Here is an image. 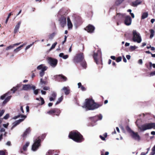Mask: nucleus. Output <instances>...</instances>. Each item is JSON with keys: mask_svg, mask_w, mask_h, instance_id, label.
Returning a JSON list of instances; mask_svg holds the SVG:
<instances>
[{"mask_svg": "<svg viewBox=\"0 0 155 155\" xmlns=\"http://www.w3.org/2000/svg\"><path fill=\"white\" fill-rule=\"evenodd\" d=\"M102 103H97L95 102L92 98H87L85 100L84 107L89 110H93L101 106Z\"/></svg>", "mask_w": 155, "mask_h": 155, "instance_id": "1", "label": "nucleus"}, {"mask_svg": "<svg viewBox=\"0 0 155 155\" xmlns=\"http://www.w3.org/2000/svg\"><path fill=\"white\" fill-rule=\"evenodd\" d=\"M68 137L70 139L77 143H81L84 140L83 136L77 130L70 132Z\"/></svg>", "mask_w": 155, "mask_h": 155, "instance_id": "2", "label": "nucleus"}, {"mask_svg": "<svg viewBox=\"0 0 155 155\" xmlns=\"http://www.w3.org/2000/svg\"><path fill=\"white\" fill-rule=\"evenodd\" d=\"M138 127L141 131H144L152 128L155 129V123H147L142 125L140 127Z\"/></svg>", "mask_w": 155, "mask_h": 155, "instance_id": "3", "label": "nucleus"}, {"mask_svg": "<svg viewBox=\"0 0 155 155\" xmlns=\"http://www.w3.org/2000/svg\"><path fill=\"white\" fill-rule=\"evenodd\" d=\"M133 41L134 42L140 43L141 41V38L140 34L136 30H133L132 31Z\"/></svg>", "mask_w": 155, "mask_h": 155, "instance_id": "4", "label": "nucleus"}, {"mask_svg": "<svg viewBox=\"0 0 155 155\" xmlns=\"http://www.w3.org/2000/svg\"><path fill=\"white\" fill-rule=\"evenodd\" d=\"M21 117L22 118H23L22 119H20L18 120H16L15 122L13 123V126L12 127V128L16 126L17 125L19 124L21 122L23 121L24 119L26 117V115H24L23 114H19L17 116H15L13 117V119H16L19 117Z\"/></svg>", "mask_w": 155, "mask_h": 155, "instance_id": "5", "label": "nucleus"}, {"mask_svg": "<svg viewBox=\"0 0 155 155\" xmlns=\"http://www.w3.org/2000/svg\"><path fill=\"white\" fill-rule=\"evenodd\" d=\"M84 58V55L83 53H80L77 54L74 57L73 62L75 64L78 63L82 61Z\"/></svg>", "mask_w": 155, "mask_h": 155, "instance_id": "6", "label": "nucleus"}, {"mask_svg": "<svg viewBox=\"0 0 155 155\" xmlns=\"http://www.w3.org/2000/svg\"><path fill=\"white\" fill-rule=\"evenodd\" d=\"M61 113L59 109L57 108H52L48 111L47 113L52 116L57 115L59 116Z\"/></svg>", "mask_w": 155, "mask_h": 155, "instance_id": "7", "label": "nucleus"}, {"mask_svg": "<svg viewBox=\"0 0 155 155\" xmlns=\"http://www.w3.org/2000/svg\"><path fill=\"white\" fill-rule=\"evenodd\" d=\"M41 140L38 138L34 141V142L32 145V150L33 151H35L38 149L39 147L41 145Z\"/></svg>", "mask_w": 155, "mask_h": 155, "instance_id": "8", "label": "nucleus"}, {"mask_svg": "<svg viewBox=\"0 0 155 155\" xmlns=\"http://www.w3.org/2000/svg\"><path fill=\"white\" fill-rule=\"evenodd\" d=\"M47 60L48 63L53 68L55 67L58 63V60L57 59L51 57L48 58Z\"/></svg>", "mask_w": 155, "mask_h": 155, "instance_id": "9", "label": "nucleus"}, {"mask_svg": "<svg viewBox=\"0 0 155 155\" xmlns=\"http://www.w3.org/2000/svg\"><path fill=\"white\" fill-rule=\"evenodd\" d=\"M10 93V92H8L4 94L1 96L0 99L1 100H3L5 99V100L2 103L3 105H4L6 104V103L8 102L11 99V96H9L5 98L7 96L8 94H9Z\"/></svg>", "mask_w": 155, "mask_h": 155, "instance_id": "10", "label": "nucleus"}, {"mask_svg": "<svg viewBox=\"0 0 155 155\" xmlns=\"http://www.w3.org/2000/svg\"><path fill=\"white\" fill-rule=\"evenodd\" d=\"M93 56L95 62L97 64H98L100 63L102 60L101 57L98 55L97 53H94Z\"/></svg>", "mask_w": 155, "mask_h": 155, "instance_id": "11", "label": "nucleus"}, {"mask_svg": "<svg viewBox=\"0 0 155 155\" xmlns=\"http://www.w3.org/2000/svg\"><path fill=\"white\" fill-rule=\"evenodd\" d=\"M102 118V116L101 114L95 116L93 117H91L89 119L92 122L95 123L99 120H101Z\"/></svg>", "mask_w": 155, "mask_h": 155, "instance_id": "12", "label": "nucleus"}, {"mask_svg": "<svg viewBox=\"0 0 155 155\" xmlns=\"http://www.w3.org/2000/svg\"><path fill=\"white\" fill-rule=\"evenodd\" d=\"M124 16V14H121L120 13H117L116 16H114L113 18L118 21H121L123 18Z\"/></svg>", "mask_w": 155, "mask_h": 155, "instance_id": "13", "label": "nucleus"}, {"mask_svg": "<svg viewBox=\"0 0 155 155\" xmlns=\"http://www.w3.org/2000/svg\"><path fill=\"white\" fill-rule=\"evenodd\" d=\"M95 28V27L93 25L89 24L84 28V30L89 33H92L94 32Z\"/></svg>", "mask_w": 155, "mask_h": 155, "instance_id": "14", "label": "nucleus"}, {"mask_svg": "<svg viewBox=\"0 0 155 155\" xmlns=\"http://www.w3.org/2000/svg\"><path fill=\"white\" fill-rule=\"evenodd\" d=\"M67 80V78L62 74H59L57 75L56 78V80L58 81H65Z\"/></svg>", "mask_w": 155, "mask_h": 155, "instance_id": "15", "label": "nucleus"}, {"mask_svg": "<svg viewBox=\"0 0 155 155\" xmlns=\"http://www.w3.org/2000/svg\"><path fill=\"white\" fill-rule=\"evenodd\" d=\"M130 135L135 140L139 141L141 139L140 137L137 132H135L134 131Z\"/></svg>", "mask_w": 155, "mask_h": 155, "instance_id": "16", "label": "nucleus"}, {"mask_svg": "<svg viewBox=\"0 0 155 155\" xmlns=\"http://www.w3.org/2000/svg\"><path fill=\"white\" fill-rule=\"evenodd\" d=\"M35 88L36 87L34 85L31 86V85L29 84H25L23 85L22 90L25 91H27L31 89L35 90Z\"/></svg>", "mask_w": 155, "mask_h": 155, "instance_id": "17", "label": "nucleus"}, {"mask_svg": "<svg viewBox=\"0 0 155 155\" xmlns=\"http://www.w3.org/2000/svg\"><path fill=\"white\" fill-rule=\"evenodd\" d=\"M61 27H64L66 24V18L62 16L59 19Z\"/></svg>", "mask_w": 155, "mask_h": 155, "instance_id": "18", "label": "nucleus"}, {"mask_svg": "<svg viewBox=\"0 0 155 155\" xmlns=\"http://www.w3.org/2000/svg\"><path fill=\"white\" fill-rule=\"evenodd\" d=\"M132 19L129 15L126 16L125 17L124 23L125 25L127 26L130 25L131 24Z\"/></svg>", "mask_w": 155, "mask_h": 155, "instance_id": "19", "label": "nucleus"}, {"mask_svg": "<svg viewBox=\"0 0 155 155\" xmlns=\"http://www.w3.org/2000/svg\"><path fill=\"white\" fill-rule=\"evenodd\" d=\"M62 90L64 91L65 94L66 95L69 94L70 92L69 87L68 86L64 87Z\"/></svg>", "mask_w": 155, "mask_h": 155, "instance_id": "20", "label": "nucleus"}, {"mask_svg": "<svg viewBox=\"0 0 155 155\" xmlns=\"http://www.w3.org/2000/svg\"><path fill=\"white\" fill-rule=\"evenodd\" d=\"M141 2L140 0H136L134 2H133L130 3V5L133 7H136L137 5L140 4Z\"/></svg>", "mask_w": 155, "mask_h": 155, "instance_id": "21", "label": "nucleus"}, {"mask_svg": "<svg viewBox=\"0 0 155 155\" xmlns=\"http://www.w3.org/2000/svg\"><path fill=\"white\" fill-rule=\"evenodd\" d=\"M31 131V128L30 127H28L27 128L25 131L24 132L23 134H22V137H26V136Z\"/></svg>", "mask_w": 155, "mask_h": 155, "instance_id": "22", "label": "nucleus"}, {"mask_svg": "<svg viewBox=\"0 0 155 155\" xmlns=\"http://www.w3.org/2000/svg\"><path fill=\"white\" fill-rule=\"evenodd\" d=\"M21 23V21H19L17 25H16L15 28L14 30V33L15 34L18 31L20 25Z\"/></svg>", "mask_w": 155, "mask_h": 155, "instance_id": "23", "label": "nucleus"}, {"mask_svg": "<svg viewBox=\"0 0 155 155\" xmlns=\"http://www.w3.org/2000/svg\"><path fill=\"white\" fill-rule=\"evenodd\" d=\"M21 86L20 84H17V85L15 87H13L11 90V91H13V93H15L16 91L19 89V88Z\"/></svg>", "mask_w": 155, "mask_h": 155, "instance_id": "24", "label": "nucleus"}, {"mask_svg": "<svg viewBox=\"0 0 155 155\" xmlns=\"http://www.w3.org/2000/svg\"><path fill=\"white\" fill-rule=\"evenodd\" d=\"M68 26L69 29L73 27L72 24L70 20V18L68 17L67 18Z\"/></svg>", "mask_w": 155, "mask_h": 155, "instance_id": "25", "label": "nucleus"}, {"mask_svg": "<svg viewBox=\"0 0 155 155\" xmlns=\"http://www.w3.org/2000/svg\"><path fill=\"white\" fill-rule=\"evenodd\" d=\"M81 64L82 67L84 68L85 69L87 67V64L85 59H84L81 62Z\"/></svg>", "mask_w": 155, "mask_h": 155, "instance_id": "26", "label": "nucleus"}, {"mask_svg": "<svg viewBox=\"0 0 155 155\" xmlns=\"http://www.w3.org/2000/svg\"><path fill=\"white\" fill-rule=\"evenodd\" d=\"M124 0H116L115 5L116 6H118L120 5Z\"/></svg>", "mask_w": 155, "mask_h": 155, "instance_id": "27", "label": "nucleus"}, {"mask_svg": "<svg viewBox=\"0 0 155 155\" xmlns=\"http://www.w3.org/2000/svg\"><path fill=\"white\" fill-rule=\"evenodd\" d=\"M148 15V12H145L143 13L141 16V19H143L147 18Z\"/></svg>", "mask_w": 155, "mask_h": 155, "instance_id": "28", "label": "nucleus"}, {"mask_svg": "<svg viewBox=\"0 0 155 155\" xmlns=\"http://www.w3.org/2000/svg\"><path fill=\"white\" fill-rule=\"evenodd\" d=\"M29 142H27L23 146V150L24 151H26L27 150V148L29 146Z\"/></svg>", "mask_w": 155, "mask_h": 155, "instance_id": "29", "label": "nucleus"}, {"mask_svg": "<svg viewBox=\"0 0 155 155\" xmlns=\"http://www.w3.org/2000/svg\"><path fill=\"white\" fill-rule=\"evenodd\" d=\"M63 96H61V97L59 98L58 100L55 103V105H57L58 104H59L63 100Z\"/></svg>", "mask_w": 155, "mask_h": 155, "instance_id": "30", "label": "nucleus"}, {"mask_svg": "<svg viewBox=\"0 0 155 155\" xmlns=\"http://www.w3.org/2000/svg\"><path fill=\"white\" fill-rule=\"evenodd\" d=\"M152 152L149 155H154L155 154V145L152 149Z\"/></svg>", "mask_w": 155, "mask_h": 155, "instance_id": "31", "label": "nucleus"}, {"mask_svg": "<svg viewBox=\"0 0 155 155\" xmlns=\"http://www.w3.org/2000/svg\"><path fill=\"white\" fill-rule=\"evenodd\" d=\"M126 130L130 134L132 133V132H134V131L132 130L128 126H127L126 127Z\"/></svg>", "mask_w": 155, "mask_h": 155, "instance_id": "32", "label": "nucleus"}, {"mask_svg": "<svg viewBox=\"0 0 155 155\" xmlns=\"http://www.w3.org/2000/svg\"><path fill=\"white\" fill-rule=\"evenodd\" d=\"M23 45H22L19 46L18 48H17L16 49H15L14 50V51L15 53H16L18 51L20 50L21 48L23 47Z\"/></svg>", "mask_w": 155, "mask_h": 155, "instance_id": "33", "label": "nucleus"}, {"mask_svg": "<svg viewBox=\"0 0 155 155\" xmlns=\"http://www.w3.org/2000/svg\"><path fill=\"white\" fill-rule=\"evenodd\" d=\"M40 83L42 84L45 85L47 83V81L46 80L44 81L42 78L40 80Z\"/></svg>", "mask_w": 155, "mask_h": 155, "instance_id": "34", "label": "nucleus"}, {"mask_svg": "<svg viewBox=\"0 0 155 155\" xmlns=\"http://www.w3.org/2000/svg\"><path fill=\"white\" fill-rule=\"evenodd\" d=\"M150 38H152L154 36V31L153 29H150Z\"/></svg>", "mask_w": 155, "mask_h": 155, "instance_id": "35", "label": "nucleus"}, {"mask_svg": "<svg viewBox=\"0 0 155 155\" xmlns=\"http://www.w3.org/2000/svg\"><path fill=\"white\" fill-rule=\"evenodd\" d=\"M57 42H55V43H54L52 45L51 47V48H50V49H49V51H51V50L54 49L56 45H57Z\"/></svg>", "mask_w": 155, "mask_h": 155, "instance_id": "36", "label": "nucleus"}, {"mask_svg": "<svg viewBox=\"0 0 155 155\" xmlns=\"http://www.w3.org/2000/svg\"><path fill=\"white\" fill-rule=\"evenodd\" d=\"M54 151L49 150L46 153V155H52L54 153Z\"/></svg>", "mask_w": 155, "mask_h": 155, "instance_id": "37", "label": "nucleus"}, {"mask_svg": "<svg viewBox=\"0 0 155 155\" xmlns=\"http://www.w3.org/2000/svg\"><path fill=\"white\" fill-rule=\"evenodd\" d=\"M40 99L41 101L40 105H42L45 104V102L44 99L41 97H40Z\"/></svg>", "mask_w": 155, "mask_h": 155, "instance_id": "38", "label": "nucleus"}, {"mask_svg": "<svg viewBox=\"0 0 155 155\" xmlns=\"http://www.w3.org/2000/svg\"><path fill=\"white\" fill-rule=\"evenodd\" d=\"M137 48V47H136L135 46H131L130 47V49L131 50V51H134Z\"/></svg>", "mask_w": 155, "mask_h": 155, "instance_id": "39", "label": "nucleus"}, {"mask_svg": "<svg viewBox=\"0 0 155 155\" xmlns=\"http://www.w3.org/2000/svg\"><path fill=\"white\" fill-rule=\"evenodd\" d=\"M46 136V134H42L41 136H39L38 138H40V139H41L42 140H43L45 138V137Z\"/></svg>", "mask_w": 155, "mask_h": 155, "instance_id": "40", "label": "nucleus"}, {"mask_svg": "<svg viewBox=\"0 0 155 155\" xmlns=\"http://www.w3.org/2000/svg\"><path fill=\"white\" fill-rule=\"evenodd\" d=\"M55 35V33L54 32L52 34H50L49 36V38L50 39H52L53 38Z\"/></svg>", "mask_w": 155, "mask_h": 155, "instance_id": "41", "label": "nucleus"}, {"mask_svg": "<svg viewBox=\"0 0 155 155\" xmlns=\"http://www.w3.org/2000/svg\"><path fill=\"white\" fill-rule=\"evenodd\" d=\"M14 47V46L13 45H11L7 47L6 49V50H8L9 49H12Z\"/></svg>", "mask_w": 155, "mask_h": 155, "instance_id": "42", "label": "nucleus"}, {"mask_svg": "<svg viewBox=\"0 0 155 155\" xmlns=\"http://www.w3.org/2000/svg\"><path fill=\"white\" fill-rule=\"evenodd\" d=\"M122 60V58L120 56H119L117 58V59H116V61L117 62H118Z\"/></svg>", "mask_w": 155, "mask_h": 155, "instance_id": "43", "label": "nucleus"}, {"mask_svg": "<svg viewBox=\"0 0 155 155\" xmlns=\"http://www.w3.org/2000/svg\"><path fill=\"white\" fill-rule=\"evenodd\" d=\"M51 96L52 97L55 99L57 96V94L56 93L53 92L51 94Z\"/></svg>", "mask_w": 155, "mask_h": 155, "instance_id": "44", "label": "nucleus"}, {"mask_svg": "<svg viewBox=\"0 0 155 155\" xmlns=\"http://www.w3.org/2000/svg\"><path fill=\"white\" fill-rule=\"evenodd\" d=\"M5 111V110H0V117L3 115Z\"/></svg>", "mask_w": 155, "mask_h": 155, "instance_id": "45", "label": "nucleus"}, {"mask_svg": "<svg viewBox=\"0 0 155 155\" xmlns=\"http://www.w3.org/2000/svg\"><path fill=\"white\" fill-rule=\"evenodd\" d=\"M9 117V115L8 114H7L4 117L3 119L6 120Z\"/></svg>", "mask_w": 155, "mask_h": 155, "instance_id": "46", "label": "nucleus"}, {"mask_svg": "<svg viewBox=\"0 0 155 155\" xmlns=\"http://www.w3.org/2000/svg\"><path fill=\"white\" fill-rule=\"evenodd\" d=\"M43 67V64H41L38 66L37 69L38 70L42 69V67Z\"/></svg>", "mask_w": 155, "mask_h": 155, "instance_id": "47", "label": "nucleus"}, {"mask_svg": "<svg viewBox=\"0 0 155 155\" xmlns=\"http://www.w3.org/2000/svg\"><path fill=\"white\" fill-rule=\"evenodd\" d=\"M34 90V93L36 95H37L38 94V93L39 89H36V90L35 89Z\"/></svg>", "mask_w": 155, "mask_h": 155, "instance_id": "48", "label": "nucleus"}, {"mask_svg": "<svg viewBox=\"0 0 155 155\" xmlns=\"http://www.w3.org/2000/svg\"><path fill=\"white\" fill-rule=\"evenodd\" d=\"M150 76L155 75V71L151 72L150 74Z\"/></svg>", "mask_w": 155, "mask_h": 155, "instance_id": "49", "label": "nucleus"}, {"mask_svg": "<svg viewBox=\"0 0 155 155\" xmlns=\"http://www.w3.org/2000/svg\"><path fill=\"white\" fill-rule=\"evenodd\" d=\"M45 74V72H44L42 71L40 73V75L41 77H42Z\"/></svg>", "mask_w": 155, "mask_h": 155, "instance_id": "50", "label": "nucleus"}, {"mask_svg": "<svg viewBox=\"0 0 155 155\" xmlns=\"http://www.w3.org/2000/svg\"><path fill=\"white\" fill-rule=\"evenodd\" d=\"M80 88H81V90L83 91H85L86 89V88L84 87L83 85Z\"/></svg>", "mask_w": 155, "mask_h": 155, "instance_id": "51", "label": "nucleus"}, {"mask_svg": "<svg viewBox=\"0 0 155 155\" xmlns=\"http://www.w3.org/2000/svg\"><path fill=\"white\" fill-rule=\"evenodd\" d=\"M47 69V67L46 66L43 67L41 71L45 72Z\"/></svg>", "mask_w": 155, "mask_h": 155, "instance_id": "52", "label": "nucleus"}, {"mask_svg": "<svg viewBox=\"0 0 155 155\" xmlns=\"http://www.w3.org/2000/svg\"><path fill=\"white\" fill-rule=\"evenodd\" d=\"M0 155H5V152L3 150H0Z\"/></svg>", "mask_w": 155, "mask_h": 155, "instance_id": "53", "label": "nucleus"}, {"mask_svg": "<svg viewBox=\"0 0 155 155\" xmlns=\"http://www.w3.org/2000/svg\"><path fill=\"white\" fill-rule=\"evenodd\" d=\"M149 64L150 65V67H151L152 66L154 68H155V64H152L151 62H150L149 63Z\"/></svg>", "mask_w": 155, "mask_h": 155, "instance_id": "54", "label": "nucleus"}, {"mask_svg": "<svg viewBox=\"0 0 155 155\" xmlns=\"http://www.w3.org/2000/svg\"><path fill=\"white\" fill-rule=\"evenodd\" d=\"M43 89L44 90H48L50 89V87H49L45 86L43 87Z\"/></svg>", "mask_w": 155, "mask_h": 155, "instance_id": "55", "label": "nucleus"}, {"mask_svg": "<svg viewBox=\"0 0 155 155\" xmlns=\"http://www.w3.org/2000/svg\"><path fill=\"white\" fill-rule=\"evenodd\" d=\"M0 132H5V129L4 128H2L0 129Z\"/></svg>", "mask_w": 155, "mask_h": 155, "instance_id": "56", "label": "nucleus"}, {"mask_svg": "<svg viewBox=\"0 0 155 155\" xmlns=\"http://www.w3.org/2000/svg\"><path fill=\"white\" fill-rule=\"evenodd\" d=\"M20 110L22 112V114H23L24 113V110L23 109V106H21L20 107Z\"/></svg>", "mask_w": 155, "mask_h": 155, "instance_id": "57", "label": "nucleus"}, {"mask_svg": "<svg viewBox=\"0 0 155 155\" xmlns=\"http://www.w3.org/2000/svg\"><path fill=\"white\" fill-rule=\"evenodd\" d=\"M99 137H100V138L103 140H105V138L104 137H103L102 136H101V135H100Z\"/></svg>", "mask_w": 155, "mask_h": 155, "instance_id": "58", "label": "nucleus"}, {"mask_svg": "<svg viewBox=\"0 0 155 155\" xmlns=\"http://www.w3.org/2000/svg\"><path fill=\"white\" fill-rule=\"evenodd\" d=\"M138 63L139 64H142V63H143V62H142V60L141 59H139L138 60Z\"/></svg>", "mask_w": 155, "mask_h": 155, "instance_id": "59", "label": "nucleus"}, {"mask_svg": "<svg viewBox=\"0 0 155 155\" xmlns=\"http://www.w3.org/2000/svg\"><path fill=\"white\" fill-rule=\"evenodd\" d=\"M68 57V55H64L63 58L64 59H66Z\"/></svg>", "mask_w": 155, "mask_h": 155, "instance_id": "60", "label": "nucleus"}, {"mask_svg": "<svg viewBox=\"0 0 155 155\" xmlns=\"http://www.w3.org/2000/svg\"><path fill=\"white\" fill-rule=\"evenodd\" d=\"M9 124L8 123H7V124H3V126L5 128H7L8 127V126Z\"/></svg>", "mask_w": 155, "mask_h": 155, "instance_id": "61", "label": "nucleus"}, {"mask_svg": "<svg viewBox=\"0 0 155 155\" xmlns=\"http://www.w3.org/2000/svg\"><path fill=\"white\" fill-rule=\"evenodd\" d=\"M6 145L10 146L11 145V142L10 141H8L6 143Z\"/></svg>", "mask_w": 155, "mask_h": 155, "instance_id": "62", "label": "nucleus"}, {"mask_svg": "<svg viewBox=\"0 0 155 155\" xmlns=\"http://www.w3.org/2000/svg\"><path fill=\"white\" fill-rule=\"evenodd\" d=\"M55 99L52 97H50L49 98V100L50 101H54Z\"/></svg>", "mask_w": 155, "mask_h": 155, "instance_id": "63", "label": "nucleus"}, {"mask_svg": "<svg viewBox=\"0 0 155 155\" xmlns=\"http://www.w3.org/2000/svg\"><path fill=\"white\" fill-rule=\"evenodd\" d=\"M41 92L42 94H44V95L46 94V91H43V90H41Z\"/></svg>", "mask_w": 155, "mask_h": 155, "instance_id": "64", "label": "nucleus"}]
</instances>
